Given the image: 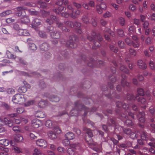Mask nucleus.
<instances>
[{"label":"nucleus","instance_id":"obj_1","mask_svg":"<svg viewBox=\"0 0 155 155\" xmlns=\"http://www.w3.org/2000/svg\"><path fill=\"white\" fill-rule=\"evenodd\" d=\"M68 8L70 9H71V11L72 12V13H70L69 12L66 13L64 14L61 13V11L63 10L64 8L62 6H60L59 7L58 9H55V12L57 14H61L63 16L65 17H68V16H71L73 18H75L76 17V15L79 14L80 13V12L77 10L71 9V7L70 5L68 6Z\"/></svg>","mask_w":155,"mask_h":155},{"label":"nucleus","instance_id":"obj_2","mask_svg":"<svg viewBox=\"0 0 155 155\" xmlns=\"http://www.w3.org/2000/svg\"><path fill=\"white\" fill-rule=\"evenodd\" d=\"M86 133L87 135L85 136V138L86 141L90 146L94 145V144L91 138L93 136L91 131L89 129H88Z\"/></svg>","mask_w":155,"mask_h":155},{"label":"nucleus","instance_id":"obj_3","mask_svg":"<svg viewBox=\"0 0 155 155\" xmlns=\"http://www.w3.org/2000/svg\"><path fill=\"white\" fill-rule=\"evenodd\" d=\"M21 121L20 120L17 119L14 120V121L12 122L11 120H8L6 118H5L3 121L4 123L5 124L10 127H11L13 126V123H15L16 124H19L20 123Z\"/></svg>","mask_w":155,"mask_h":155},{"label":"nucleus","instance_id":"obj_4","mask_svg":"<svg viewBox=\"0 0 155 155\" xmlns=\"http://www.w3.org/2000/svg\"><path fill=\"white\" fill-rule=\"evenodd\" d=\"M23 95L19 94H16L13 97L12 101L15 103H17L20 101H23L24 100Z\"/></svg>","mask_w":155,"mask_h":155},{"label":"nucleus","instance_id":"obj_5","mask_svg":"<svg viewBox=\"0 0 155 155\" xmlns=\"http://www.w3.org/2000/svg\"><path fill=\"white\" fill-rule=\"evenodd\" d=\"M36 143L37 145L44 148L46 147L47 145L46 141L43 139H40L37 140Z\"/></svg>","mask_w":155,"mask_h":155},{"label":"nucleus","instance_id":"obj_6","mask_svg":"<svg viewBox=\"0 0 155 155\" xmlns=\"http://www.w3.org/2000/svg\"><path fill=\"white\" fill-rule=\"evenodd\" d=\"M31 124L32 127L35 128H37L42 125L41 121L38 119L33 120L31 122Z\"/></svg>","mask_w":155,"mask_h":155},{"label":"nucleus","instance_id":"obj_7","mask_svg":"<svg viewBox=\"0 0 155 155\" xmlns=\"http://www.w3.org/2000/svg\"><path fill=\"white\" fill-rule=\"evenodd\" d=\"M77 148V147L74 144L70 145V147L68 150V153L70 155H74L75 154V150Z\"/></svg>","mask_w":155,"mask_h":155},{"label":"nucleus","instance_id":"obj_8","mask_svg":"<svg viewBox=\"0 0 155 155\" xmlns=\"http://www.w3.org/2000/svg\"><path fill=\"white\" fill-rule=\"evenodd\" d=\"M17 13H16V15L18 16H21V17H22L23 14H25V11L24 9L25 8L22 7H20L17 8Z\"/></svg>","mask_w":155,"mask_h":155},{"label":"nucleus","instance_id":"obj_9","mask_svg":"<svg viewBox=\"0 0 155 155\" xmlns=\"http://www.w3.org/2000/svg\"><path fill=\"white\" fill-rule=\"evenodd\" d=\"M97 11L99 14H101L102 12V10H104L106 8V5L104 3H101L99 6H97Z\"/></svg>","mask_w":155,"mask_h":155},{"label":"nucleus","instance_id":"obj_10","mask_svg":"<svg viewBox=\"0 0 155 155\" xmlns=\"http://www.w3.org/2000/svg\"><path fill=\"white\" fill-rule=\"evenodd\" d=\"M32 23L31 25L32 27L36 29V27L40 25L41 22L38 19H35L32 21Z\"/></svg>","mask_w":155,"mask_h":155},{"label":"nucleus","instance_id":"obj_11","mask_svg":"<svg viewBox=\"0 0 155 155\" xmlns=\"http://www.w3.org/2000/svg\"><path fill=\"white\" fill-rule=\"evenodd\" d=\"M50 30L49 31L50 32L51 36L54 38H58L59 37L58 33L57 32L55 33V32L51 31L54 28L52 27H50Z\"/></svg>","mask_w":155,"mask_h":155},{"label":"nucleus","instance_id":"obj_12","mask_svg":"<svg viewBox=\"0 0 155 155\" xmlns=\"http://www.w3.org/2000/svg\"><path fill=\"white\" fill-rule=\"evenodd\" d=\"M18 34L20 35L28 36L29 35V33L26 29H20L19 30Z\"/></svg>","mask_w":155,"mask_h":155},{"label":"nucleus","instance_id":"obj_13","mask_svg":"<svg viewBox=\"0 0 155 155\" xmlns=\"http://www.w3.org/2000/svg\"><path fill=\"white\" fill-rule=\"evenodd\" d=\"M137 64L139 68L142 69H145L147 67L146 64L144 62H143L141 60L138 61Z\"/></svg>","mask_w":155,"mask_h":155},{"label":"nucleus","instance_id":"obj_14","mask_svg":"<svg viewBox=\"0 0 155 155\" xmlns=\"http://www.w3.org/2000/svg\"><path fill=\"white\" fill-rule=\"evenodd\" d=\"M48 135L50 139L53 140L57 138L56 134L52 131H49L48 132Z\"/></svg>","mask_w":155,"mask_h":155},{"label":"nucleus","instance_id":"obj_15","mask_svg":"<svg viewBox=\"0 0 155 155\" xmlns=\"http://www.w3.org/2000/svg\"><path fill=\"white\" fill-rule=\"evenodd\" d=\"M15 140L17 142H22L23 140V137L21 135L17 134L14 137Z\"/></svg>","mask_w":155,"mask_h":155},{"label":"nucleus","instance_id":"obj_16","mask_svg":"<svg viewBox=\"0 0 155 155\" xmlns=\"http://www.w3.org/2000/svg\"><path fill=\"white\" fill-rule=\"evenodd\" d=\"M65 137L68 139L72 140L74 137V134L72 132H68L65 135Z\"/></svg>","mask_w":155,"mask_h":155},{"label":"nucleus","instance_id":"obj_17","mask_svg":"<svg viewBox=\"0 0 155 155\" xmlns=\"http://www.w3.org/2000/svg\"><path fill=\"white\" fill-rule=\"evenodd\" d=\"M36 117L39 118H43L45 117V113L41 111H38L35 114Z\"/></svg>","mask_w":155,"mask_h":155},{"label":"nucleus","instance_id":"obj_18","mask_svg":"<svg viewBox=\"0 0 155 155\" xmlns=\"http://www.w3.org/2000/svg\"><path fill=\"white\" fill-rule=\"evenodd\" d=\"M0 144L2 145L6 146L8 145L9 141L6 139H3L0 140Z\"/></svg>","mask_w":155,"mask_h":155},{"label":"nucleus","instance_id":"obj_19","mask_svg":"<svg viewBox=\"0 0 155 155\" xmlns=\"http://www.w3.org/2000/svg\"><path fill=\"white\" fill-rule=\"evenodd\" d=\"M145 114L144 112H142L140 113L139 117H140L139 118V120L141 123H143L145 121V119L144 117Z\"/></svg>","mask_w":155,"mask_h":155},{"label":"nucleus","instance_id":"obj_20","mask_svg":"<svg viewBox=\"0 0 155 155\" xmlns=\"http://www.w3.org/2000/svg\"><path fill=\"white\" fill-rule=\"evenodd\" d=\"M6 54L8 58L9 59H15L16 58V57L8 50L6 51Z\"/></svg>","mask_w":155,"mask_h":155},{"label":"nucleus","instance_id":"obj_21","mask_svg":"<svg viewBox=\"0 0 155 155\" xmlns=\"http://www.w3.org/2000/svg\"><path fill=\"white\" fill-rule=\"evenodd\" d=\"M21 22L24 23H26L28 22L29 21V20L28 19V17L25 16V14H23L22 17V19L21 20Z\"/></svg>","mask_w":155,"mask_h":155},{"label":"nucleus","instance_id":"obj_22","mask_svg":"<svg viewBox=\"0 0 155 155\" xmlns=\"http://www.w3.org/2000/svg\"><path fill=\"white\" fill-rule=\"evenodd\" d=\"M129 31L130 34H133L135 32V28L134 25L130 26L129 29Z\"/></svg>","mask_w":155,"mask_h":155},{"label":"nucleus","instance_id":"obj_23","mask_svg":"<svg viewBox=\"0 0 155 155\" xmlns=\"http://www.w3.org/2000/svg\"><path fill=\"white\" fill-rule=\"evenodd\" d=\"M51 20L48 19L47 20V22L50 25L52 24L54 21L56 17L54 16H51Z\"/></svg>","mask_w":155,"mask_h":155},{"label":"nucleus","instance_id":"obj_24","mask_svg":"<svg viewBox=\"0 0 155 155\" xmlns=\"http://www.w3.org/2000/svg\"><path fill=\"white\" fill-rule=\"evenodd\" d=\"M41 154V152L40 150L37 148H35V149L33 155H40Z\"/></svg>","mask_w":155,"mask_h":155},{"label":"nucleus","instance_id":"obj_25","mask_svg":"<svg viewBox=\"0 0 155 155\" xmlns=\"http://www.w3.org/2000/svg\"><path fill=\"white\" fill-rule=\"evenodd\" d=\"M46 126L48 127L51 128L52 127V123L50 120H47L45 124Z\"/></svg>","mask_w":155,"mask_h":155},{"label":"nucleus","instance_id":"obj_26","mask_svg":"<svg viewBox=\"0 0 155 155\" xmlns=\"http://www.w3.org/2000/svg\"><path fill=\"white\" fill-rule=\"evenodd\" d=\"M136 98L137 100L139 101H140L142 104H145L146 102V100L145 99L143 98L142 97L140 98L137 97Z\"/></svg>","mask_w":155,"mask_h":155},{"label":"nucleus","instance_id":"obj_27","mask_svg":"<svg viewBox=\"0 0 155 155\" xmlns=\"http://www.w3.org/2000/svg\"><path fill=\"white\" fill-rule=\"evenodd\" d=\"M18 91L20 92L25 93L27 91V89L25 87H19Z\"/></svg>","mask_w":155,"mask_h":155},{"label":"nucleus","instance_id":"obj_28","mask_svg":"<svg viewBox=\"0 0 155 155\" xmlns=\"http://www.w3.org/2000/svg\"><path fill=\"white\" fill-rule=\"evenodd\" d=\"M11 12H12L11 10H8L2 12L1 14V15L2 16H5L7 15H8L11 14Z\"/></svg>","mask_w":155,"mask_h":155},{"label":"nucleus","instance_id":"obj_29","mask_svg":"<svg viewBox=\"0 0 155 155\" xmlns=\"http://www.w3.org/2000/svg\"><path fill=\"white\" fill-rule=\"evenodd\" d=\"M8 149L5 148L0 153V155H8Z\"/></svg>","mask_w":155,"mask_h":155},{"label":"nucleus","instance_id":"obj_30","mask_svg":"<svg viewBox=\"0 0 155 155\" xmlns=\"http://www.w3.org/2000/svg\"><path fill=\"white\" fill-rule=\"evenodd\" d=\"M30 48L32 50H36L37 49L36 45L34 43H31L29 44Z\"/></svg>","mask_w":155,"mask_h":155},{"label":"nucleus","instance_id":"obj_31","mask_svg":"<svg viewBox=\"0 0 155 155\" xmlns=\"http://www.w3.org/2000/svg\"><path fill=\"white\" fill-rule=\"evenodd\" d=\"M47 102L46 101H42L39 103V105L40 107H43L47 105Z\"/></svg>","mask_w":155,"mask_h":155},{"label":"nucleus","instance_id":"obj_32","mask_svg":"<svg viewBox=\"0 0 155 155\" xmlns=\"http://www.w3.org/2000/svg\"><path fill=\"white\" fill-rule=\"evenodd\" d=\"M69 139H68L64 140L63 141V144L65 146H67L70 143Z\"/></svg>","mask_w":155,"mask_h":155},{"label":"nucleus","instance_id":"obj_33","mask_svg":"<svg viewBox=\"0 0 155 155\" xmlns=\"http://www.w3.org/2000/svg\"><path fill=\"white\" fill-rule=\"evenodd\" d=\"M133 45L134 47L137 48L139 46V42L137 41H132V45Z\"/></svg>","mask_w":155,"mask_h":155},{"label":"nucleus","instance_id":"obj_34","mask_svg":"<svg viewBox=\"0 0 155 155\" xmlns=\"http://www.w3.org/2000/svg\"><path fill=\"white\" fill-rule=\"evenodd\" d=\"M68 43H67L68 46H69L71 48H74L76 47V44L73 42H71L69 44Z\"/></svg>","mask_w":155,"mask_h":155},{"label":"nucleus","instance_id":"obj_35","mask_svg":"<svg viewBox=\"0 0 155 155\" xmlns=\"http://www.w3.org/2000/svg\"><path fill=\"white\" fill-rule=\"evenodd\" d=\"M146 133L145 132H143L141 135V138L143 140H146L147 139Z\"/></svg>","mask_w":155,"mask_h":155},{"label":"nucleus","instance_id":"obj_36","mask_svg":"<svg viewBox=\"0 0 155 155\" xmlns=\"http://www.w3.org/2000/svg\"><path fill=\"white\" fill-rule=\"evenodd\" d=\"M120 69L121 71L126 73H127L128 72V69L123 65L121 66L120 67Z\"/></svg>","mask_w":155,"mask_h":155},{"label":"nucleus","instance_id":"obj_37","mask_svg":"<svg viewBox=\"0 0 155 155\" xmlns=\"http://www.w3.org/2000/svg\"><path fill=\"white\" fill-rule=\"evenodd\" d=\"M149 64L150 68L154 70L155 71V63L153 61H150Z\"/></svg>","mask_w":155,"mask_h":155},{"label":"nucleus","instance_id":"obj_38","mask_svg":"<svg viewBox=\"0 0 155 155\" xmlns=\"http://www.w3.org/2000/svg\"><path fill=\"white\" fill-rule=\"evenodd\" d=\"M138 93L141 96H143L144 95V91L143 89L142 88H139L138 89Z\"/></svg>","mask_w":155,"mask_h":155},{"label":"nucleus","instance_id":"obj_39","mask_svg":"<svg viewBox=\"0 0 155 155\" xmlns=\"http://www.w3.org/2000/svg\"><path fill=\"white\" fill-rule=\"evenodd\" d=\"M50 99L51 101L54 102H57L59 100V99L58 97H54V96L51 97Z\"/></svg>","mask_w":155,"mask_h":155},{"label":"nucleus","instance_id":"obj_40","mask_svg":"<svg viewBox=\"0 0 155 155\" xmlns=\"http://www.w3.org/2000/svg\"><path fill=\"white\" fill-rule=\"evenodd\" d=\"M58 151L61 153H63L64 152V150L63 147H58L57 148Z\"/></svg>","mask_w":155,"mask_h":155},{"label":"nucleus","instance_id":"obj_41","mask_svg":"<svg viewBox=\"0 0 155 155\" xmlns=\"http://www.w3.org/2000/svg\"><path fill=\"white\" fill-rule=\"evenodd\" d=\"M118 45L120 47L123 48L125 46L124 42L122 41H119L118 42Z\"/></svg>","mask_w":155,"mask_h":155},{"label":"nucleus","instance_id":"obj_42","mask_svg":"<svg viewBox=\"0 0 155 155\" xmlns=\"http://www.w3.org/2000/svg\"><path fill=\"white\" fill-rule=\"evenodd\" d=\"M24 111V109L22 107H19L17 109V111L18 113H21Z\"/></svg>","mask_w":155,"mask_h":155},{"label":"nucleus","instance_id":"obj_43","mask_svg":"<svg viewBox=\"0 0 155 155\" xmlns=\"http://www.w3.org/2000/svg\"><path fill=\"white\" fill-rule=\"evenodd\" d=\"M34 103V102L33 101H28L25 104V106L26 107L28 106L32 105Z\"/></svg>","mask_w":155,"mask_h":155},{"label":"nucleus","instance_id":"obj_44","mask_svg":"<svg viewBox=\"0 0 155 155\" xmlns=\"http://www.w3.org/2000/svg\"><path fill=\"white\" fill-rule=\"evenodd\" d=\"M12 149L14 150L16 153H19L21 152V150L20 149L16 146H14L12 148Z\"/></svg>","mask_w":155,"mask_h":155},{"label":"nucleus","instance_id":"obj_45","mask_svg":"<svg viewBox=\"0 0 155 155\" xmlns=\"http://www.w3.org/2000/svg\"><path fill=\"white\" fill-rule=\"evenodd\" d=\"M126 42L129 45H131L132 41H131L129 38H127L125 39Z\"/></svg>","mask_w":155,"mask_h":155},{"label":"nucleus","instance_id":"obj_46","mask_svg":"<svg viewBox=\"0 0 155 155\" xmlns=\"http://www.w3.org/2000/svg\"><path fill=\"white\" fill-rule=\"evenodd\" d=\"M119 22L122 25H124L125 23V20L123 18H120L119 20Z\"/></svg>","mask_w":155,"mask_h":155},{"label":"nucleus","instance_id":"obj_47","mask_svg":"<svg viewBox=\"0 0 155 155\" xmlns=\"http://www.w3.org/2000/svg\"><path fill=\"white\" fill-rule=\"evenodd\" d=\"M38 4L39 5H40V7L42 8H44L45 7H46L47 6V5L46 3L44 2H42L41 3L40 2H38Z\"/></svg>","mask_w":155,"mask_h":155},{"label":"nucleus","instance_id":"obj_48","mask_svg":"<svg viewBox=\"0 0 155 155\" xmlns=\"http://www.w3.org/2000/svg\"><path fill=\"white\" fill-rule=\"evenodd\" d=\"M125 124L127 125H132L133 124V123L131 120L128 119L127 120H126Z\"/></svg>","mask_w":155,"mask_h":155},{"label":"nucleus","instance_id":"obj_49","mask_svg":"<svg viewBox=\"0 0 155 155\" xmlns=\"http://www.w3.org/2000/svg\"><path fill=\"white\" fill-rule=\"evenodd\" d=\"M7 92L8 94H12L14 93L15 91L13 88H9L7 90Z\"/></svg>","mask_w":155,"mask_h":155},{"label":"nucleus","instance_id":"obj_50","mask_svg":"<svg viewBox=\"0 0 155 155\" xmlns=\"http://www.w3.org/2000/svg\"><path fill=\"white\" fill-rule=\"evenodd\" d=\"M129 51L130 54L131 55H135L136 54V51L132 49H130Z\"/></svg>","mask_w":155,"mask_h":155},{"label":"nucleus","instance_id":"obj_51","mask_svg":"<svg viewBox=\"0 0 155 155\" xmlns=\"http://www.w3.org/2000/svg\"><path fill=\"white\" fill-rule=\"evenodd\" d=\"M13 130L16 132H21V130L18 129V127H14L13 128Z\"/></svg>","mask_w":155,"mask_h":155},{"label":"nucleus","instance_id":"obj_52","mask_svg":"<svg viewBox=\"0 0 155 155\" xmlns=\"http://www.w3.org/2000/svg\"><path fill=\"white\" fill-rule=\"evenodd\" d=\"M110 13L109 12H106L104 15V17L105 18L111 16Z\"/></svg>","mask_w":155,"mask_h":155},{"label":"nucleus","instance_id":"obj_53","mask_svg":"<svg viewBox=\"0 0 155 155\" xmlns=\"http://www.w3.org/2000/svg\"><path fill=\"white\" fill-rule=\"evenodd\" d=\"M82 19L83 21L86 23H87L89 22V20L87 17L85 16L82 18Z\"/></svg>","mask_w":155,"mask_h":155},{"label":"nucleus","instance_id":"obj_54","mask_svg":"<svg viewBox=\"0 0 155 155\" xmlns=\"http://www.w3.org/2000/svg\"><path fill=\"white\" fill-rule=\"evenodd\" d=\"M129 9L132 10L134 11L135 9V6L133 4H131L129 6Z\"/></svg>","mask_w":155,"mask_h":155},{"label":"nucleus","instance_id":"obj_55","mask_svg":"<svg viewBox=\"0 0 155 155\" xmlns=\"http://www.w3.org/2000/svg\"><path fill=\"white\" fill-rule=\"evenodd\" d=\"M110 48L111 50L113 51L115 53H117V49L116 48L114 47L113 46H111L110 47Z\"/></svg>","mask_w":155,"mask_h":155},{"label":"nucleus","instance_id":"obj_56","mask_svg":"<svg viewBox=\"0 0 155 155\" xmlns=\"http://www.w3.org/2000/svg\"><path fill=\"white\" fill-rule=\"evenodd\" d=\"M149 25V23L147 22H145L143 24V28L144 29H146Z\"/></svg>","mask_w":155,"mask_h":155},{"label":"nucleus","instance_id":"obj_57","mask_svg":"<svg viewBox=\"0 0 155 155\" xmlns=\"http://www.w3.org/2000/svg\"><path fill=\"white\" fill-rule=\"evenodd\" d=\"M39 35L42 38H45L46 36L45 34L41 31L39 32Z\"/></svg>","mask_w":155,"mask_h":155},{"label":"nucleus","instance_id":"obj_58","mask_svg":"<svg viewBox=\"0 0 155 155\" xmlns=\"http://www.w3.org/2000/svg\"><path fill=\"white\" fill-rule=\"evenodd\" d=\"M118 34L120 36H122L123 35L124 32L122 30L119 29L117 32Z\"/></svg>","mask_w":155,"mask_h":155},{"label":"nucleus","instance_id":"obj_59","mask_svg":"<svg viewBox=\"0 0 155 155\" xmlns=\"http://www.w3.org/2000/svg\"><path fill=\"white\" fill-rule=\"evenodd\" d=\"M134 23L138 25L140 24V21L138 19H134Z\"/></svg>","mask_w":155,"mask_h":155},{"label":"nucleus","instance_id":"obj_60","mask_svg":"<svg viewBox=\"0 0 155 155\" xmlns=\"http://www.w3.org/2000/svg\"><path fill=\"white\" fill-rule=\"evenodd\" d=\"M6 21L8 23H10L13 21V20L11 18H8L6 19Z\"/></svg>","mask_w":155,"mask_h":155},{"label":"nucleus","instance_id":"obj_61","mask_svg":"<svg viewBox=\"0 0 155 155\" xmlns=\"http://www.w3.org/2000/svg\"><path fill=\"white\" fill-rule=\"evenodd\" d=\"M50 149L53 150H54L56 149V147L54 145L51 144H50Z\"/></svg>","mask_w":155,"mask_h":155},{"label":"nucleus","instance_id":"obj_62","mask_svg":"<svg viewBox=\"0 0 155 155\" xmlns=\"http://www.w3.org/2000/svg\"><path fill=\"white\" fill-rule=\"evenodd\" d=\"M29 136L32 139H34L36 138V137L35 135L32 133H30L29 134Z\"/></svg>","mask_w":155,"mask_h":155},{"label":"nucleus","instance_id":"obj_63","mask_svg":"<svg viewBox=\"0 0 155 155\" xmlns=\"http://www.w3.org/2000/svg\"><path fill=\"white\" fill-rule=\"evenodd\" d=\"M83 7L85 8L86 9H88L89 8V7H88V5H87V4L86 3H84L83 5Z\"/></svg>","mask_w":155,"mask_h":155},{"label":"nucleus","instance_id":"obj_64","mask_svg":"<svg viewBox=\"0 0 155 155\" xmlns=\"http://www.w3.org/2000/svg\"><path fill=\"white\" fill-rule=\"evenodd\" d=\"M48 155H54V153L51 151L49 150L48 151Z\"/></svg>","mask_w":155,"mask_h":155}]
</instances>
